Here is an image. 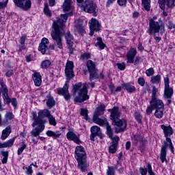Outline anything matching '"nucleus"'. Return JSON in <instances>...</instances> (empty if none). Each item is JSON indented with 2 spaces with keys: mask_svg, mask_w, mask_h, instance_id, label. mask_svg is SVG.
<instances>
[{
  "mask_svg": "<svg viewBox=\"0 0 175 175\" xmlns=\"http://www.w3.org/2000/svg\"><path fill=\"white\" fill-rule=\"evenodd\" d=\"M46 105L49 109H51L53 106H55V100L51 96H48L46 99Z\"/></svg>",
  "mask_w": 175,
  "mask_h": 175,
  "instance_id": "37",
  "label": "nucleus"
},
{
  "mask_svg": "<svg viewBox=\"0 0 175 175\" xmlns=\"http://www.w3.org/2000/svg\"><path fill=\"white\" fill-rule=\"evenodd\" d=\"M122 87L127 91V92H129L130 94H132L133 92H136V87L135 85H131V83H123L122 85Z\"/></svg>",
  "mask_w": 175,
  "mask_h": 175,
  "instance_id": "28",
  "label": "nucleus"
},
{
  "mask_svg": "<svg viewBox=\"0 0 175 175\" xmlns=\"http://www.w3.org/2000/svg\"><path fill=\"white\" fill-rule=\"evenodd\" d=\"M32 79L36 87H40L42 85V75L40 72H35L33 73Z\"/></svg>",
  "mask_w": 175,
  "mask_h": 175,
  "instance_id": "23",
  "label": "nucleus"
},
{
  "mask_svg": "<svg viewBox=\"0 0 175 175\" xmlns=\"http://www.w3.org/2000/svg\"><path fill=\"white\" fill-rule=\"evenodd\" d=\"M66 137L68 140H70L76 143V144H81V141L80 140V137L79 135H77L76 133L73 131H68L66 134Z\"/></svg>",
  "mask_w": 175,
  "mask_h": 175,
  "instance_id": "20",
  "label": "nucleus"
},
{
  "mask_svg": "<svg viewBox=\"0 0 175 175\" xmlns=\"http://www.w3.org/2000/svg\"><path fill=\"white\" fill-rule=\"evenodd\" d=\"M13 2L17 8L25 11L29 10L32 5L31 0H13Z\"/></svg>",
  "mask_w": 175,
  "mask_h": 175,
  "instance_id": "11",
  "label": "nucleus"
},
{
  "mask_svg": "<svg viewBox=\"0 0 175 175\" xmlns=\"http://www.w3.org/2000/svg\"><path fill=\"white\" fill-rule=\"evenodd\" d=\"M82 9L86 13H90V14H93L94 16H96L98 13V6H96V4L94 3V1L92 0L85 1Z\"/></svg>",
  "mask_w": 175,
  "mask_h": 175,
  "instance_id": "10",
  "label": "nucleus"
},
{
  "mask_svg": "<svg viewBox=\"0 0 175 175\" xmlns=\"http://www.w3.org/2000/svg\"><path fill=\"white\" fill-rule=\"evenodd\" d=\"M89 24L90 28V36H92L94 35V31L98 32V31H100V23H99V21H98V20L95 18H92L89 22Z\"/></svg>",
  "mask_w": 175,
  "mask_h": 175,
  "instance_id": "13",
  "label": "nucleus"
},
{
  "mask_svg": "<svg viewBox=\"0 0 175 175\" xmlns=\"http://www.w3.org/2000/svg\"><path fill=\"white\" fill-rule=\"evenodd\" d=\"M76 28L77 31L80 33L81 35H84L85 31L84 30V26H83V23H80L77 24V22H76Z\"/></svg>",
  "mask_w": 175,
  "mask_h": 175,
  "instance_id": "40",
  "label": "nucleus"
},
{
  "mask_svg": "<svg viewBox=\"0 0 175 175\" xmlns=\"http://www.w3.org/2000/svg\"><path fill=\"white\" fill-rule=\"evenodd\" d=\"M161 128L164 133V137L167 139H170V137H172L173 135V133H174L173 128L170 125L166 126L165 124H162Z\"/></svg>",
  "mask_w": 175,
  "mask_h": 175,
  "instance_id": "17",
  "label": "nucleus"
},
{
  "mask_svg": "<svg viewBox=\"0 0 175 175\" xmlns=\"http://www.w3.org/2000/svg\"><path fill=\"white\" fill-rule=\"evenodd\" d=\"M159 32L161 34L165 33V24H163V22L150 19L149 21V28L147 30V33L149 35H155V33Z\"/></svg>",
  "mask_w": 175,
  "mask_h": 175,
  "instance_id": "6",
  "label": "nucleus"
},
{
  "mask_svg": "<svg viewBox=\"0 0 175 175\" xmlns=\"http://www.w3.org/2000/svg\"><path fill=\"white\" fill-rule=\"evenodd\" d=\"M1 155L3 156V158L2 159V163L5 164L8 163V158L9 157V152L8 151H2Z\"/></svg>",
  "mask_w": 175,
  "mask_h": 175,
  "instance_id": "45",
  "label": "nucleus"
},
{
  "mask_svg": "<svg viewBox=\"0 0 175 175\" xmlns=\"http://www.w3.org/2000/svg\"><path fill=\"white\" fill-rule=\"evenodd\" d=\"M105 114V105H101L97 107L93 117H99V116H103Z\"/></svg>",
  "mask_w": 175,
  "mask_h": 175,
  "instance_id": "33",
  "label": "nucleus"
},
{
  "mask_svg": "<svg viewBox=\"0 0 175 175\" xmlns=\"http://www.w3.org/2000/svg\"><path fill=\"white\" fill-rule=\"evenodd\" d=\"M91 58V53H82L80 56V59L81 61H87V59H90Z\"/></svg>",
  "mask_w": 175,
  "mask_h": 175,
  "instance_id": "46",
  "label": "nucleus"
},
{
  "mask_svg": "<svg viewBox=\"0 0 175 175\" xmlns=\"http://www.w3.org/2000/svg\"><path fill=\"white\" fill-rule=\"evenodd\" d=\"M115 169H118V166L114 167H108V170H107V175H116Z\"/></svg>",
  "mask_w": 175,
  "mask_h": 175,
  "instance_id": "47",
  "label": "nucleus"
},
{
  "mask_svg": "<svg viewBox=\"0 0 175 175\" xmlns=\"http://www.w3.org/2000/svg\"><path fill=\"white\" fill-rule=\"evenodd\" d=\"M139 172L142 175H147V172H148V170L146 167H141L139 168Z\"/></svg>",
  "mask_w": 175,
  "mask_h": 175,
  "instance_id": "60",
  "label": "nucleus"
},
{
  "mask_svg": "<svg viewBox=\"0 0 175 175\" xmlns=\"http://www.w3.org/2000/svg\"><path fill=\"white\" fill-rule=\"evenodd\" d=\"M46 135L49 136V137H53V139H58L61 137L62 133L59 131H53L51 130H49L46 132Z\"/></svg>",
  "mask_w": 175,
  "mask_h": 175,
  "instance_id": "27",
  "label": "nucleus"
},
{
  "mask_svg": "<svg viewBox=\"0 0 175 175\" xmlns=\"http://www.w3.org/2000/svg\"><path fill=\"white\" fill-rule=\"evenodd\" d=\"M65 38L68 46H69L70 47H72L75 40L73 39V36L70 34V32H67Z\"/></svg>",
  "mask_w": 175,
  "mask_h": 175,
  "instance_id": "32",
  "label": "nucleus"
},
{
  "mask_svg": "<svg viewBox=\"0 0 175 175\" xmlns=\"http://www.w3.org/2000/svg\"><path fill=\"white\" fill-rule=\"evenodd\" d=\"M33 129H32L31 134V142L33 144H38V140H41V142H44L46 139L44 137H40L39 135L42 133V132L39 133L38 134H33Z\"/></svg>",
  "mask_w": 175,
  "mask_h": 175,
  "instance_id": "26",
  "label": "nucleus"
},
{
  "mask_svg": "<svg viewBox=\"0 0 175 175\" xmlns=\"http://www.w3.org/2000/svg\"><path fill=\"white\" fill-rule=\"evenodd\" d=\"M119 141H120V137H118V136H115L112 139V144L109 146V152L110 154H116Z\"/></svg>",
  "mask_w": 175,
  "mask_h": 175,
  "instance_id": "22",
  "label": "nucleus"
},
{
  "mask_svg": "<svg viewBox=\"0 0 175 175\" xmlns=\"http://www.w3.org/2000/svg\"><path fill=\"white\" fill-rule=\"evenodd\" d=\"M152 99L151 100H153L154 99H158V95H159V91L158 90V88L155 86H152Z\"/></svg>",
  "mask_w": 175,
  "mask_h": 175,
  "instance_id": "39",
  "label": "nucleus"
},
{
  "mask_svg": "<svg viewBox=\"0 0 175 175\" xmlns=\"http://www.w3.org/2000/svg\"><path fill=\"white\" fill-rule=\"evenodd\" d=\"M27 148V144L23 142V144L21 148H18L17 154L18 155H21L23 154V151H24Z\"/></svg>",
  "mask_w": 175,
  "mask_h": 175,
  "instance_id": "49",
  "label": "nucleus"
},
{
  "mask_svg": "<svg viewBox=\"0 0 175 175\" xmlns=\"http://www.w3.org/2000/svg\"><path fill=\"white\" fill-rule=\"evenodd\" d=\"M137 54V51L135 48H131L126 54V63L127 64H133L135 62V57Z\"/></svg>",
  "mask_w": 175,
  "mask_h": 175,
  "instance_id": "15",
  "label": "nucleus"
},
{
  "mask_svg": "<svg viewBox=\"0 0 175 175\" xmlns=\"http://www.w3.org/2000/svg\"><path fill=\"white\" fill-rule=\"evenodd\" d=\"M161 80H162V77H161V75H154L151 77L150 83H152V84L158 85L161 83Z\"/></svg>",
  "mask_w": 175,
  "mask_h": 175,
  "instance_id": "36",
  "label": "nucleus"
},
{
  "mask_svg": "<svg viewBox=\"0 0 175 175\" xmlns=\"http://www.w3.org/2000/svg\"><path fill=\"white\" fill-rule=\"evenodd\" d=\"M74 68L75 66L73 65V62L68 61L65 69V74L68 80H70V79H73V77H75V75H73Z\"/></svg>",
  "mask_w": 175,
  "mask_h": 175,
  "instance_id": "14",
  "label": "nucleus"
},
{
  "mask_svg": "<svg viewBox=\"0 0 175 175\" xmlns=\"http://www.w3.org/2000/svg\"><path fill=\"white\" fill-rule=\"evenodd\" d=\"M147 169H148V173L149 175H155L154 172H152V166H151V163H148Z\"/></svg>",
  "mask_w": 175,
  "mask_h": 175,
  "instance_id": "53",
  "label": "nucleus"
},
{
  "mask_svg": "<svg viewBox=\"0 0 175 175\" xmlns=\"http://www.w3.org/2000/svg\"><path fill=\"white\" fill-rule=\"evenodd\" d=\"M118 69H120V70H125V64H121V63H118Z\"/></svg>",
  "mask_w": 175,
  "mask_h": 175,
  "instance_id": "62",
  "label": "nucleus"
},
{
  "mask_svg": "<svg viewBox=\"0 0 175 175\" xmlns=\"http://www.w3.org/2000/svg\"><path fill=\"white\" fill-rule=\"evenodd\" d=\"M44 12L46 16H48L49 17H51V11L50 9H49V5L47 4H45L44 8Z\"/></svg>",
  "mask_w": 175,
  "mask_h": 175,
  "instance_id": "50",
  "label": "nucleus"
},
{
  "mask_svg": "<svg viewBox=\"0 0 175 175\" xmlns=\"http://www.w3.org/2000/svg\"><path fill=\"white\" fill-rule=\"evenodd\" d=\"M155 73V71L154 70V68H150L146 70V75L148 76V77H150V76H152Z\"/></svg>",
  "mask_w": 175,
  "mask_h": 175,
  "instance_id": "52",
  "label": "nucleus"
},
{
  "mask_svg": "<svg viewBox=\"0 0 175 175\" xmlns=\"http://www.w3.org/2000/svg\"><path fill=\"white\" fill-rule=\"evenodd\" d=\"M66 20H68V14H61L60 18L53 21V30L51 33L53 40H54L57 47L60 50L64 49V46L62 45V35H64V28H65Z\"/></svg>",
  "mask_w": 175,
  "mask_h": 175,
  "instance_id": "1",
  "label": "nucleus"
},
{
  "mask_svg": "<svg viewBox=\"0 0 175 175\" xmlns=\"http://www.w3.org/2000/svg\"><path fill=\"white\" fill-rule=\"evenodd\" d=\"M134 117H135L136 121H137V122H139V124H142V115L140 114V113L135 112L134 114Z\"/></svg>",
  "mask_w": 175,
  "mask_h": 175,
  "instance_id": "51",
  "label": "nucleus"
},
{
  "mask_svg": "<svg viewBox=\"0 0 175 175\" xmlns=\"http://www.w3.org/2000/svg\"><path fill=\"white\" fill-rule=\"evenodd\" d=\"M164 111H165V108H161L160 109H155L154 117L159 119L162 118L163 117Z\"/></svg>",
  "mask_w": 175,
  "mask_h": 175,
  "instance_id": "41",
  "label": "nucleus"
},
{
  "mask_svg": "<svg viewBox=\"0 0 175 175\" xmlns=\"http://www.w3.org/2000/svg\"><path fill=\"white\" fill-rule=\"evenodd\" d=\"M25 40H27V36H22L19 40V43L21 44V46H24V44H25Z\"/></svg>",
  "mask_w": 175,
  "mask_h": 175,
  "instance_id": "55",
  "label": "nucleus"
},
{
  "mask_svg": "<svg viewBox=\"0 0 175 175\" xmlns=\"http://www.w3.org/2000/svg\"><path fill=\"white\" fill-rule=\"evenodd\" d=\"M9 0H7L4 2H1L0 1V10H2V9H5L6 6H8V2Z\"/></svg>",
  "mask_w": 175,
  "mask_h": 175,
  "instance_id": "59",
  "label": "nucleus"
},
{
  "mask_svg": "<svg viewBox=\"0 0 175 175\" xmlns=\"http://www.w3.org/2000/svg\"><path fill=\"white\" fill-rule=\"evenodd\" d=\"M51 114L50 111L49 109H42L38 111L37 113L36 111H32L31 116L33 117V122L32 123V126L33 129V133L38 134L40 132H43L44 131L46 124V120H44V117L48 118L49 116ZM38 125L36 127H35Z\"/></svg>",
  "mask_w": 175,
  "mask_h": 175,
  "instance_id": "2",
  "label": "nucleus"
},
{
  "mask_svg": "<svg viewBox=\"0 0 175 175\" xmlns=\"http://www.w3.org/2000/svg\"><path fill=\"white\" fill-rule=\"evenodd\" d=\"M132 143L134 146H138L139 147H143L144 146V140L143 136L139 135H135L131 138Z\"/></svg>",
  "mask_w": 175,
  "mask_h": 175,
  "instance_id": "21",
  "label": "nucleus"
},
{
  "mask_svg": "<svg viewBox=\"0 0 175 175\" xmlns=\"http://www.w3.org/2000/svg\"><path fill=\"white\" fill-rule=\"evenodd\" d=\"M57 94L64 96L65 100H70L69 94V81H66L62 88L57 89Z\"/></svg>",
  "mask_w": 175,
  "mask_h": 175,
  "instance_id": "12",
  "label": "nucleus"
},
{
  "mask_svg": "<svg viewBox=\"0 0 175 175\" xmlns=\"http://www.w3.org/2000/svg\"><path fill=\"white\" fill-rule=\"evenodd\" d=\"M26 170L27 174H32V173L33 172V170H32V167L31 165L26 167Z\"/></svg>",
  "mask_w": 175,
  "mask_h": 175,
  "instance_id": "63",
  "label": "nucleus"
},
{
  "mask_svg": "<svg viewBox=\"0 0 175 175\" xmlns=\"http://www.w3.org/2000/svg\"><path fill=\"white\" fill-rule=\"evenodd\" d=\"M50 65H51V61L45 59L41 63V68L42 69H49V68H50Z\"/></svg>",
  "mask_w": 175,
  "mask_h": 175,
  "instance_id": "42",
  "label": "nucleus"
},
{
  "mask_svg": "<svg viewBox=\"0 0 175 175\" xmlns=\"http://www.w3.org/2000/svg\"><path fill=\"white\" fill-rule=\"evenodd\" d=\"M92 135H94V136H100L102 134V131H100V128L98 126H93L90 129Z\"/></svg>",
  "mask_w": 175,
  "mask_h": 175,
  "instance_id": "35",
  "label": "nucleus"
},
{
  "mask_svg": "<svg viewBox=\"0 0 175 175\" xmlns=\"http://www.w3.org/2000/svg\"><path fill=\"white\" fill-rule=\"evenodd\" d=\"M167 147L170 148L171 152L174 154V146H173V143L172 142L171 138H165L163 145L161 146L160 159L162 163H163L165 161L167 162V160L166 159V152L167 151Z\"/></svg>",
  "mask_w": 175,
  "mask_h": 175,
  "instance_id": "7",
  "label": "nucleus"
},
{
  "mask_svg": "<svg viewBox=\"0 0 175 175\" xmlns=\"http://www.w3.org/2000/svg\"><path fill=\"white\" fill-rule=\"evenodd\" d=\"M95 87V83H78L77 85H74V94H78L75 98L74 102L75 103H83L85 100H88L90 96H88V90L87 88H94Z\"/></svg>",
  "mask_w": 175,
  "mask_h": 175,
  "instance_id": "4",
  "label": "nucleus"
},
{
  "mask_svg": "<svg viewBox=\"0 0 175 175\" xmlns=\"http://www.w3.org/2000/svg\"><path fill=\"white\" fill-rule=\"evenodd\" d=\"M155 110V109L154 107H152V106L150 104V106L147 107L146 109V113L150 116V114H151V113H152V111Z\"/></svg>",
  "mask_w": 175,
  "mask_h": 175,
  "instance_id": "58",
  "label": "nucleus"
},
{
  "mask_svg": "<svg viewBox=\"0 0 175 175\" xmlns=\"http://www.w3.org/2000/svg\"><path fill=\"white\" fill-rule=\"evenodd\" d=\"M150 105H151L152 107H153L154 110L165 109V104L163 103V101H162V100L159 98L151 100L150 102Z\"/></svg>",
  "mask_w": 175,
  "mask_h": 175,
  "instance_id": "19",
  "label": "nucleus"
},
{
  "mask_svg": "<svg viewBox=\"0 0 175 175\" xmlns=\"http://www.w3.org/2000/svg\"><path fill=\"white\" fill-rule=\"evenodd\" d=\"M14 118V115L12 112H6L5 115V119L3 120V123L5 125H9V124L12 123V121Z\"/></svg>",
  "mask_w": 175,
  "mask_h": 175,
  "instance_id": "25",
  "label": "nucleus"
},
{
  "mask_svg": "<svg viewBox=\"0 0 175 175\" xmlns=\"http://www.w3.org/2000/svg\"><path fill=\"white\" fill-rule=\"evenodd\" d=\"M87 68L90 72V80H95L96 79H103V74L98 75V69H96V64L92 60L87 62Z\"/></svg>",
  "mask_w": 175,
  "mask_h": 175,
  "instance_id": "8",
  "label": "nucleus"
},
{
  "mask_svg": "<svg viewBox=\"0 0 175 175\" xmlns=\"http://www.w3.org/2000/svg\"><path fill=\"white\" fill-rule=\"evenodd\" d=\"M48 120L50 125H53V126H55V125H57V120H55V118H54V116H53L51 113H49V116H48Z\"/></svg>",
  "mask_w": 175,
  "mask_h": 175,
  "instance_id": "44",
  "label": "nucleus"
},
{
  "mask_svg": "<svg viewBox=\"0 0 175 175\" xmlns=\"http://www.w3.org/2000/svg\"><path fill=\"white\" fill-rule=\"evenodd\" d=\"M96 47H99L100 50H103L105 49V44L102 41L101 38H97V42L95 44Z\"/></svg>",
  "mask_w": 175,
  "mask_h": 175,
  "instance_id": "43",
  "label": "nucleus"
},
{
  "mask_svg": "<svg viewBox=\"0 0 175 175\" xmlns=\"http://www.w3.org/2000/svg\"><path fill=\"white\" fill-rule=\"evenodd\" d=\"M126 1L128 0H118V3L120 6H126Z\"/></svg>",
  "mask_w": 175,
  "mask_h": 175,
  "instance_id": "61",
  "label": "nucleus"
},
{
  "mask_svg": "<svg viewBox=\"0 0 175 175\" xmlns=\"http://www.w3.org/2000/svg\"><path fill=\"white\" fill-rule=\"evenodd\" d=\"M108 111L111 113L110 118L112 120V124L115 125V131L116 133L120 132H124L126 129L127 124L125 119L121 118V112L118 107H115L112 109H108Z\"/></svg>",
  "mask_w": 175,
  "mask_h": 175,
  "instance_id": "3",
  "label": "nucleus"
},
{
  "mask_svg": "<svg viewBox=\"0 0 175 175\" xmlns=\"http://www.w3.org/2000/svg\"><path fill=\"white\" fill-rule=\"evenodd\" d=\"M167 1V5L172 8V6H174V0H165ZM165 0H159V8L161 9H165Z\"/></svg>",
  "mask_w": 175,
  "mask_h": 175,
  "instance_id": "31",
  "label": "nucleus"
},
{
  "mask_svg": "<svg viewBox=\"0 0 175 175\" xmlns=\"http://www.w3.org/2000/svg\"><path fill=\"white\" fill-rule=\"evenodd\" d=\"M142 2L144 9L148 12L151 8V0H142Z\"/></svg>",
  "mask_w": 175,
  "mask_h": 175,
  "instance_id": "38",
  "label": "nucleus"
},
{
  "mask_svg": "<svg viewBox=\"0 0 175 175\" xmlns=\"http://www.w3.org/2000/svg\"><path fill=\"white\" fill-rule=\"evenodd\" d=\"M1 85L4 103L9 105V103H10V98L9 97V90H8V87H6V85L3 84L2 82L1 83Z\"/></svg>",
  "mask_w": 175,
  "mask_h": 175,
  "instance_id": "18",
  "label": "nucleus"
},
{
  "mask_svg": "<svg viewBox=\"0 0 175 175\" xmlns=\"http://www.w3.org/2000/svg\"><path fill=\"white\" fill-rule=\"evenodd\" d=\"M81 116L85 117V120H87L88 117V110H87L86 109H81Z\"/></svg>",
  "mask_w": 175,
  "mask_h": 175,
  "instance_id": "54",
  "label": "nucleus"
},
{
  "mask_svg": "<svg viewBox=\"0 0 175 175\" xmlns=\"http://www.w3.org/2000/svg\"><path fill=\"white\" fill-rule=\"evenodd\" d=\"M164 80V98L167 100L168 103H172V96H173V88H170L169 75H165Z\"/></svg>",
  "mask_w": 175,
  "mask_h": 175,
  "instance_id": "9",
  "label": "nucleus"
},
{
  "mask_svg": "<svg viewBox=\"0 0 175 175\" xmlns=\"http://www.w3.org/2000/svg\"><path fill=\"white\" fill-rule=\"evenodd\" d=\"M12 133V129L10 126H8L4 130L2 131V135L1 137V140H6L9 135Z\"/></svg>",
  "mask_w": 175,
  "mask_h": 175,
  "instance_id": "30",
  "label": "nucleus"
},
{
  "mask_svg": "<svg viewBox=\"0 0 175 175\" xmlns=\"http://www.w3.org/2000/svg\"><path fill=\"white\" fill-rule=\"evenodd\" d=\"M166 25L169 28V29H173L174 28V24L171 21H166Z\"/></svg>",
  "mask_w": 175,
  "mask_h": 175,
  "instance_id": "57",
  "label": "nucleus"
},
{
  "mask_svg": "<svg viewBox=\"0 0 175 175\" xmlns=\"http://www.w3.org/2000/svg\"><path fill=\"white\" fill-rule=\"evenodd\" d=\"M50 44V41L47 39V38H43L41 40V42L38 46V50L42 53V54H44L47 50H49V44Z\"/></svg>",
  "mask_w": 175,
  "mask_h": 175,
  "instance_id": "16",
  "label": "nucleus"
},
{
  "mask_svg": "<svg viewBox=\"0 0 175 175\" xmlns=\"http://www.w3.org/2000/svg\"><path fill=\"white\" fill-rule=\"evenodd\" d=\"M75 159H77L78 163V168L83 173L88 170V166H90V162L87 159V154L85 153V150L84 147L81 146H78L75 148Z\"/></svg>",
  "mask_w": 175,
  "mask_h": 175,
  "instance_id": "5",
  "label": "nucleus"
},
{
  "mask_svg": "<svg viewBox=\"0 0 175 175\" xmlns=\"http://www.w3.org/2000/svg\"><path fill=\"white\" fill-rule=\"evenodd\" d=\"M137 83L141 87H144L146 84V81L144 79L143 77L138 78Z\"/></svg>",
  "mask_w": 175,
  "mask_h": 175,
  "instance_id": "56",
  "label": "nucleus"
},
{
  "mask_svg": "<svg viewBox=\"0 0 175 175\" xmlns=\"http://www.w3.org/2000/svg\"><path fill=\"white\" fill-rule=\"evenodd\" d=\"M93 120L95 124H98L100 126H106L109 124V122H107L106 118H100L99 117H93Z\"/></svg>",
  "mask_w": 175,
  "mask_h": 175,
  "instance_id": "24",
  "label": "nucleus"
},
{
  "mask_svg": "<svg viewBox=\"0 0 175 175\" xmlns=\"http://www.w3.org/2000/svg\"><path fill=\"white\" fill-rule=\"evenodd\" d=\"M72 8V0H65L63 4L64 12H70Z\"/></svg>",
  "mask_w": 175,
  "mask_h": 175,
  "instance_id": "34",
  "label": "nucleus"
},
{
  "mask_svg": "<svg viewBox=\"0 0 175 175\" xmlns=\"http://www.w3.org/2000/svg\"><path fill=\"white\" fill-rule=\"evenodd\" d=\"M14 140H16V137H13L3 143L0 142V148H8V147H12V146L14 144Z\"/></svg>",
  "mask_w": 175,
  "mask_h": 175,
  "instance_id": "29",
  "label": "nucleus"
},
{
  "mask_svg": "<svg viewBox=\"0 0 175 175\" xmlns=\"http://www.w3.org/2000/svg\"><path fill=\"white\" fill-rule=\"evenodd\" d=\"M139 62H140V56H137L135 59H134L133 64L134 65H139Z\"/></svg>",
  "mask_w": 175,
  "mask_h": 175,
  "instance_id": "64",
  "label": "nucleus"
},
{
  "mask_svg": "<svg viewBox=\"0 0 175 175\" xmlns=\"http://www.w3.org/2000/svg\"><path fill=\"white\" fill-rule=\"evenodd\" d=\"M107 128V133L110 139H113V129H111V126L109 125V124L105 126Z\"/></svg>",
  "mask_w": 175,
  "mask_h": 175,
  "instance_id": "48",
  "label": "nucleus"
}]
</instances>
